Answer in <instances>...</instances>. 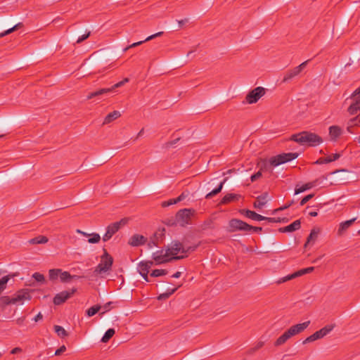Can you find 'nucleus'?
<instances>
[{
    "mask_svg": "<svg viewBox=\"0 0 360 360\" xmlns=\"http://www.w3.org/2000/svg\"><path fill=\"white\" fill-rule=\"evenodd\" d=\"M49 241V239L45 236H38L29 240L30 244H44Z\"/></svg>",
    "mask_w": 360,
    "mask_h": 360,
    "instance_id": "27",
    "label": "nucleus"
},
{
    "mask_svg": "<svg viewBox=\"0 0 360 360\" xmlns=\"http://www.w3.org/2000/svg\"><path fill=\"white\" fill-rule=\"evenodd\" d=\"M131 221V217H127L122 218L120 221L114 222V233L117 232L120 229L128 226L129 222Z\"/></svg>",
    "mask_w": 360,
    "mask_h": 360,
    "instance_id": "16",
    "label": "nucleus"
},
{
    "mask_svg": "<svg viewBox=\"0 0 360 360\" xmlns=\"http://www.w3.org/2000/svg\"><path fill=\"white\" fill-rule=\"evenodd\" d=\"M242 212L245 214V217H247L248 218H250L252 220L262 221L265 219V217H264L261 214H259L254 211H251L249 210H243L242 211Z\"/></svg>",
    "mask_w": 360,
    "mask_h": 360,
    "instance_id": "21",
    "label": "nucleus"
},
{
    "mask_svg": "<svg viewBox=\"0 0 360 360\" xmlns=\"http://www.w3.org/2000/svg\"><path fill=\"white\" fill-rule=\"evenodd\" d=\"M310 324V321H305L302 323L294 325L293 327L295 328V331L297 334L302 333Z\"/></svg>",
    "mask_w": 360,
    "mask_h": 360,
    "instance_id": "29",
    "label": "nucleus"
},
{
    "mask_svg": "<svg viewBox=\"0 0 360 360\" xmlns=\"http://www.w3.org/2000/svg\"><path fill=\"white\" fill-rule=\"evenodd\" d=\"M147 242V238L141 234H134L132 235L129 240L128 245L131 247H139L146 244Z\"/></svg>",
    "mask_w": 360,
    "mask_h": 360,
    "instance_id": "12",
    "label": "nucleus"
},
{
    "mask_svg": "<svg viewBox=\"0 0 360 360\" xmlns=\"http://www.w3.org/2000/svg\"><path fill=\"white\" fill-rule=\"evenodd\" d=\"M356 220V218H352L349 220L342 221L339 224V227L338 229V235L341 236L343 233L353 224V223Z\"/></svg>",
    "mask_w": 360,
    "mask_h": 360,
    "instance_id": "15",
    "label": "nucleus"
},
{
    "mask_svg": "<svg viewBox=\"0 0 360 360\" xmlns=\"http://www.w3.org/2000/svg\"><path fill=\"white\" fill-rule=\"evenodd\" d=\"M176 290V288H174V289H172L169 292H167L165 293H162L158 297V300H166V299L169 298V296L171 295H172Z\"/></svg>",
    "mask_w": 360,
    "mask_h": 360,
    "instance_id": "44",
    "label": "nucleus"
},
{
    "mask_svg": "<svg viewBox=\"0 0 360 360\" xmlns=\"http://www.w3.org/2000/svg\"><path fill=\"white\" fill-rule=\"evenodd\" d=\"M112 120V112H110L105 118L103 124H108V123L111 122Z\"/></svg>",
    "mask_w": 360,
    "mask_h": 360,
    "instance_id": "57",
    "label": "nucleus"
},
{
    "mask_svg": "<svg viewBox=\"0 0 360 360\" xmlns=\"http://www.w3.org/2000/svg\"><path fill=\"white\" fill-rule=\"evenodd\" d=\"M77 232L82 234L83 236H91L88 240V242L89 243H98L101 240V236L98 233H94L92 234H88V233L83 232L80 230H77Z\"/></svg>",
    "mask_w": 360,
    "mask_h": 360,
    "instance_id": "25",
    "label": "nucleus"
},
{
    "mask_svg": "<svg viewBox=\"0 0 360 360\" xmlns=\"http://www.w3.org/2000/svg\"><path fill=\"white\" fill-rule=\"evenodd\" d=\"M197 246H190L185 248L183 244L179 241H173L170 247L167 249V252L169 255L170 260L180 259L187 257L189 251H194Z\"/></svg>",
    "mask_w": 360,
    "mask_h": 360,
    "instance_id": "3",
    "label": "nucleus"
},
{
    "mask_svg": "<svg viewBox=\"0 0 360 360\" xmlns=\"http://www.w3.org/2000/svg\"><path fill=\"white\" fill-rule=\"evenodd\" d=\"M101 309V306L99 305H94L89 309H88L86 311V314L88 316L91 317L94 315H95L96 313L98 312V311Z\"/></svg>",
    "mask_w": 360,
    "mask_h": 360,
    "instance_id": "38",
    "label": "nucleus"
},
{
    "mask_svg": "<svg viewBox=\"0 0 360 360\" xmlns=\"http://www.w3.org/2000/svg\"><path fill=\"white\" fill-rule=\"evenodd\" d=\"M265 94V89L258 86L250 91L245 96V102L248 104L257 103Z\"/></svg>",
    "mask_w": 360,
    "mask_h": 360,
    "instance_id": "8",
    "label": "nucleus"
},
{
    "mask_svg": "<svg viewBox=\"0 0 360 360\" xmlns=\"http://www.w3.org/2000/svg\"><path fill=\"white\" fill-rule=\"evenodd\" d=\"M287 333L289 335L290 338L294 336V335H297V332L295 331V328L292 326H291L290 328H289L287 330H286Z\"/></svg>",
    "mask_w": 360,
    "mask_h": 360,
    "instance_id": "51",
    "label": "nucleus"
},
{
    "mask_svg": "<svg viewBox=\"0 0 360 360\" xmlns=\"http://www.w3.org/2000/svg\"><path fill=\"white\" fill-rule=\"evenodd\" d=\"M290 338L289 335L285 331L283 335H281L275 342L274 345L275 346H280L285 343L288 340H289Z\"/></svg>",
    "mask_w": 360,
    "mask_h": 360,
    "instance_id": "31",
    "label": "nucleus"
},
{
    "mask_svg": "<svg viewBox=\"0 0 360 360\" xmlns=\"http://www.w3.org/2000/svg\"><path fill=\"white\" fill-rule=\"evenodd\" d=\"M122 114L120 111L114 110V120L121 117Z\"/></svg>",
    "mask_w": 360,
    "mask_h": 360,
    "instance_id": "64",
    "label": "nucleus"
},
{
    "mask_svg": "<svg viewBox=\"0 0 360 360\" xmlns=\"http://www.w3.org/2000/svg\"><path fill=\"white\" fill-rule=\"evenodd\" d=\"M153 259L157 264H162L170 261V257L166 250L157 251L153 254Z\"/></svg>",
    "mask_w": 360,
    "mask_h": 360,
    "instance_id": "13",
    "label": "nucleus"
},
{
    "mask_svg": "<svg viewBox=\"0 0 360 360\" xmlns=\"http://www.w3.org/2000/svg\"><path fill=\"white\" fill-rule=\"evenodd\" d=\"M360 124V115H356L355 117L350 119L348 122L347 130L349 131L351 127L358 126Z\"/></svg>",
    "mask_w": 360,
    "mask_h": 360,
    "instance_id": "34",
    "label": "nucleus"
},
{
    "mask_svg": "<svg viewBox=\"0 0 360 360\" xmlns=\"http://www.w3.org/2000/svg\"><path fill=\"white\" fill-rule=\"evenodd\" d=\"M316 340V337L314 336V333L312 335H311L310 336H309L308 338H307L304 341H303V344H307V343H309V342H314Z\"/></svg>",
    "mask_w": 360,
    "mask_h": 360,
    "instance_id": "52",
    "label": "nucleus"
},
{
    "mask_svg": "<svg viewBox=\"0 0 360 360\" xmlns=\"http://www.w3.org/2000/svg\"><path fill=\"white\" fill-rule=\"evenodd\" d=\"M177 202H176V198L174 199H170L167 201H165L162 203V207H167L174 204H176Z\"/></svg>",
    "mask_w": 360,
    "mask_h": 360,
    "instance_id": "50",
    "label": "nucleus"
},
{
    "mask_svg": "<svg viewBox=\"0 0 360 360\" xmlns=\"http://www.w3.org/2000/svg\"><path fill=\"white\" fill-rule=\"evenodd\" d=\"M42 318H43V316H42V314L39 312V314H37V315L34 318V321L35 322H37V321H39L41 320V319H42Z\"/></svg>",
    "mask_w": 360,
    "mask_h": 360,
    "instance_id": "62",
    "label": "nucleus"
},
{
    "mask_svg": "<svg viewBox=\"0 0 360 360\" xmlns=\"http://www.w3.org/2000/svg\"><path fill=\"white\" fill-rule=\"evenodd\" d=\"M112 264V257L108 253L105 249H103V255L101 256L100 263L96 266V271L99 274L105 273L110 269Z\"/></svg>",
    "mask_w": 360,
    "mask_h": 360,
    "instance_id": "7",
    "label": "nucleus"
},
{
    "mask_svg": "<svg viewBox=\"0 0 360 360\" xmlns=\"http://www.w3.org/2000/svg\"><path fill=\"white\" fill-rule=\"evenodd\" d=\"M353 102L351 103L349 107L347 109L348 112L351 115H354L358 113L360 111V98H354L352 99Z\"/></svg>",
    "mask_w": 360,
    "mask_h": 360,
    "instance_id": "18",
    "label": "nucleus"
},
{
    "mask_svg": "<svg viewBox=\"0 0 360 360\" xmlns=\"http://www.w3.org/2000/svg\"><path fill=\"white\" fill-rule=\"evenodd\" d=\"M314 267H313V266L300 269L292 274H289L286 276H284V277L280 278L276 283L278 284H281V283L287 282V281L294 279L297 277L302 276L304 274L311 273L314 271Z\"/></svg>",
    "mask_w": 360,
    "mask_h": 360,
    "instance_id": "10",
    "label": "nucleus"
},
{
    "mask_svg": "<svg viewBox=\"0 0 360 360\" xmlns=\"http://www.w3.org/2000/svg\"><path fill=\"white\" fill-rule=\"evenodd\" d=\"M90 35V32H87L86 34H83L82 36L79 37L77 40V44H79L81 42H82L83 41H84L85 39H86Z\"/></svg>",
    "mask_w": 360,
    "mask_h": 360,
    "instance_id": "53",
    "label": "nucleus"
},
{
    "mask_svg": "<svg viewBox=\"0 0 360 360\" xmlns=\"http://www.w3.org/2000/svg\"><path fill=\"white\" fill-rule=\"evenodd\" d=\"M153 264L152 261H142L138 264L137 271L139 274L148 273Z\"/></svg>",
    "mask_w": 360,
    "mask_h": 360,
    "instance_id": "19",
    "label": "nucleus"
},
{
    "mask_svg": "<svg viewBox=\"0 0 360 360\" xmlns=\"http://www.w3.org/2000/svg\"><path fill=\"white\" fill-rule=\"evenodd\" d=\"M300 226H301L300 220L297 219V220H295V221H293L290 225L286 226L283 228H281L279 229V231L281 232H293L295 231L300 229Z\"/></svg>",
    "mask_w": 360,
    "mask_h": 360,
    "instance_id": "20",
    "label": "nucleus"
},
{
    "mask_svg": "<svg viewBox=\"0 0 360 360\" xmlns=\"http://www.w3.org/2000/svg\"><path fill=\"white\" fill-rule=\"evenodd\" d=\"M356 96H360V87L356 89L350 96V99L354 98Z\"/></svg>",
    "mask_w": 360,
    "mask_h": 360,
    "instance_id": "59",
    "label": "nucleus"
},
{
    "mask_svg": "<svg viewBox=\"0 0 360 360\" xmlns=\"http://www.w3.org/2000/svg\"><path fill=\"white\" fill-rule=\"evenodd\" d=\"M239 198L238 195L233 194V193H229L226 195L221 200L222 204H226L229 202H231L232 201L238 200Z\"/></svg>",
    "mask_w": 360,
    "mask_h": 360,
    "instance_id": "30",
    "label": "nucleus"
},
{
    "mask_svg": "<svg viewBox=\"0 0 360 360\" xmlns=\"http://www.w3.org/2000/svg\"><path fill=\"white\" fill-rule=\"evenodd\" d=\"M309 60H307L303 63H302L298 66L287 70L283 76V82H288L289 80L292 79L295 77L297 76L307 66Z\"/></svg>",
    "mask_w": 360,
    "mask_h": 360,
    "instance_id": "9",
    "label": "nucleus"
},
{
    "mask_svg": "<svg viewBox=\"0 0 360 360\" xmlns=\"http://www.w3.org/2000/svg\"><path fill=\"white\" fill-rule=\"evenodd\" d=\"M16 276H18V274H8L7 276L2 277L0 279V294L6 289V284L10 280V278H13Z\"/></svg>",
    "mask_w": 360,
    "mask_h": 360,
    "instance_id": "23",
    "label": "nucleus"
},
{
    "mask_svg": "<svg viewBox=\"0 0 360 360\" xmlns=\"http://www.w3.org/2000/svg\"><path fill=\"white\" fill-rule=\"evenodd\" d=\"M162 34H163V32H157V33H155V34H152V35H150V36L148 37L145 39V41H150V40H151V39H154V38H155V37H160V36H161Z\"/></svg>",
    "mask_w": 360,
    "mask_h": 360,
    "instance_id": "54",
    "label": "nucleus"
},
{
    "mask_svg": "<svg viewBox=\"0 0 360 360\" xmlns=\"http://www.w3.org/2000/svg\"><path fill=\"white\" fill-rule=\"evenodd\" d=\"M290 140L297 142L300 145H307L309 146H316L323 141L321 136L308 131H303L298 134H292Z\"/></svg>",
    "mask_w": 360,
    "mask_h": 360,
    "instance_id": "2",
    "label": "nucleus"
},
{
    "mask_svg": "<svg viewBox=\"0 0 360 360\" xmlns=\"http://www.w3.org/2000/svg\"><path fill=\"white\" fill-rule=\"evenodd\" d=\"M342 133V129L336 125L329 127V136L332 141H335Z\"/></svg>",
    "mask_w": 360,
    "mask_h": 360,
    "instance_id": "17",
    "label": "nucleus"
},
{
    "mask_svg": "<svg viewBox=\"0 0 360 360\" xmlns=\"http://www.w3.org/2000/svg\"><path fill=\"white\" fill-rule=\"evenodd\" d=\"M112 338V328H109L101 339L102 342H108Z\"/></svg>",
    "mask_w": 360,
    "mask_h": 360,
    "instance_id": "41",
    "label": "nucleus"
},
{
    "mask_svg": "<svg viewBox=\"0 0 360 360\" xmlns=\"http://www.w3.org/2000/svg\"><path fill=\"white\" fill-rule=\"evenodd\" d=\"M266 193L258 196L253 204L254 207L257 209L262 208V207L266 203Z\"/></svg>",
    "mask_w": 360,
    "mask_h": 360,
    "instance_id": "22",
    "label": "nucleus"
},
{
    "mask_svg": "<svg viewBox=\"0 0 360 360\" xmlns=\"http://www.w3.org/2000/svg\"><path fill=\"white\" fill-rule=\"evenodd\" d=\"M117 283H120V285H122L124 283V277L122 275L118 276L117 278Z\"/></svg>",
    "mask_w": 360,
    "mask_h": 360,
    "instance_id": "63",
    "label": "nucleus"
},
{
    "mask_svg": "<svg viewBox=\"0 0 360 360\" xmlns=\"http://www.w3.org/2000/svg\"><path fill=\"white\" fill-rule=\"evenodd\" d=\"M111 91V89L110 88H108V89H101L98 91H94V92H91L90 94H88L87 96V99H91L94 97H97V96H101L104 94H106V93H108Z\"/></svg>",
    "mask_w": 360,
    "mask_h": 360,
    "instance_id": "28",
    "label": "nucleus"
},
{
    "mask_svg": "<svg viewBox=\"0 0 360 360\" xmlns=\"http://www.w3.org/2000/svg\"><path fill=\"white\" fill-rule=\"evenodd\" d=\"M297 153H282L269 158V160H260L257 163L259 171L272 172V168L277 167L281 164H284L297 158Z\"/></svg>",
    "mask_w": 360,
    "mask_h": 360,
    "instance_id": "1",
    "label": "nucleus"
},
{
    "mask_svg": "<svg viewBox=\"0 0 360 360\" xmlns=\"http://www.w3.org/2000/svg\"><path fill=\"white\" fill-rule=\"evenodd\" d=\"M22 22H19L18 24H16L15 26H13V27L0 33V38L7 35V34H11V32L17 30L18 28H20L22 27Z\"/></svg>",
    "mask_w": 360,
    "mask_h": 360,
    "instance_id": "35",
    "label": "nucleus"
},
{
    "mask_svg": "<svg viewBox=\"0 0 360 360\" xmlns=\"http://www.w3.org/2000/svg\"><path fill=\"white\" fill-rule=\"evenodd\" d=\"M61 270L60 269H51L49 270V278L51 280H55L58 278V276H60Z\"/></svg>",
    "mask_w": 360,
    "mask_h": 360,
    "instance_id": "43",
    "label": "nucleus"
},
{
    "mask_svg": "<svg viewBox=\"0 0 360 360\" xmlns=\"http://www.w3.org/2000/svg\"><path fill=\"white\" fill-rule=\"evenodd\" d=\"M54 330L61 338H64L68 335V332L60 326H54Z\"/></svg>",
    "mask_w": 360,
    "mask_h": 360,
    "instance_id": "33",
    "label": "nucleus"
},
{
    "mask_svg": "<svg viewBox=\"0 0 360 360\" xmlns=\"http://www.w3.org/2000/svg\"><path fill=\"white\" fill-rule=\"evenodd\" d=\"M72 278V276L70 275V274L68 271H63L60 273V278L62 282H68L70 281V279Z\"/></svg>",
    "mask_w": 360,
    "mask_h": 360,
    "instance_id": "40",
    "label": "nucleus"
},
{
    "mask_svg": "<svg viewBox=\"0 0 360 360\" xmlns=\"http://www.w3.org/2000/svg\"><path fill=\"white\" fill-rule=\"evenodd\" d=\"M129 81V78H124L123 80L114 84V94H115L117 91H115L116 89L121 87L124 84L127 83Z\"/></svg>",
    "mask_w": 360,
    "mask_h": 360,
    "instance_id": "46",
    "label": "nucleus"
},
{
    "mask_svg": "<svg viewBox=\"0 0 360 360\" xmlns=\"http://www.w3.org/2000/svg\"><path fill=\"white\" fill-rule=\"evenodd\" d=\"M195 214V210L193 209L180 210L176 214V221L181 226H185L191 223V217Z\"/></svg>",
    "mask_w": 360,
    "mask_h": 360,
    "instance_id": "6",
    "label": "nucleus"
},
{
    "mask_svg": "<svg viewBox=\"0 0 360 360\" xmlns=\"http://www.w3.org/2000/svg\"><path fill=\"white\" fill-rule=\"evenodd\" d=\"M226 179H225L224 180V181L221 182L217 188H216L215 189H214L213 191H212L211 192L207 193L206 195V196H205V198L210 199L212 197H213L214 195H215L218 194L219 193H220L221 189H222V188H223V185H224V182L226 181Z\"/></svg>",
    "mask_w": 360,
    "mask_h": 360,
    "instance_id": "32",
    "label": "nucleus"
},
{
    "mask_svg": "<svg viewBox=\"0 0 360 360\" xmlns=\"http://www.w3.org/2000/svg\"><path fill=\"white\" fill-rule=\"evenodd\" d=\"M319 233V229H313L311 231L309 236L307 237V240L306 243L304 244V246L306 247L308 244H309L311 242L314 243L316 241V240L317 239Z\"/></svg>",
    "mask_w": 360,
    "mask_h": 360,
    "instance_id": "26",
    "label": "nucleus"
},
{
    "mask_svg": "<svg viewBox=\"0 0 360 360\" xmlns=\"http://www.w3.org/2000/svg\"><path fill=\"white\" fill-rule=\"evenodd\" d=\"M335 328V324H328L320 329L319 330L316 331L314 335L316 337V340L323 337L326 336L329 334Z\"/></svg>",
    "mask_w": 360,
    "mask_h": 360,
    "instance_id": "14",
    "label": "nucleus"
},
{
    "mask_svg": "<svg viewBox=\"0 0 360 360\" xmlns=\"http://www.w3.org/2000/svg\"><path fill=\"white\" fill-rule=\"evenodd\" d=\"M264 220H266L271 223H278V222L282 221V219L279 217L275 218V217H265V219Z\"/></svg>",
    "mask_w": 360,
    "mask_h": 360,
    "instance_id": "49",
    "label": "nucleus"
},
{
    "mask_svg": "<svg viewBox=\"0 0 360 360\" xmlns=\"http://www.w3.org/2000/svg\"><path fill=\"white\" fill-rule=\"evenodd\" d=\"M32 277L37 281V282H44L45 281V278L43 274L36 272L32 275Z\"/></svg>",
    "mask_w": 360,
    "mask_h": 360,
    "instance_id": "45",
    "label": "nucleus"
},
{
    "mask_svg": "<svg viewBox=\"0 0 360 360\" xmlns=\"http://www.w3.org/2000/svg\"><path fill=\"white\" fill-rule=\"evenodd\" d=\"M22 352V349L20 348V347H15L13 348L11 351V353L12 354H18V353H20Z\"/></svg>",
    "mask_w": 360,
    "mask_h": 360,
    "instance_id": "60",
    "label": "nucleus"
},
{
    "mask_svg": "<svg viewBox=\"0 0 360 360\" xmlns=\"http://www.w3.org/2000/svg\"><path fill=\"white\" fill-rule=\"evenodd\" d=\"M158 236L160 237L162 236V233H155L153 238H150V241L148 243V246L150 248H152L154 246H157L158 243Z\"/></svg>",
    "mask_w": 360,
    "mask_h": 360,
    "instance_id": "36",
    "label": "nucleus"
},
{
    "mask_svg": "<svg viewBox=\"0 0 360 360\" xmlns=\"http://www.w3.org/2000/svg\"><path fill=\"white\" fill-rule=\"evenodd\" d=\"M313 186H314V184L312 183H307L304 185H303L302 186H301L300 188H296L295 190V194L297 195V194L302 193L307 190H309L311 188H312Z\"/></svg>",
    "mask_w": 360,
    "mask_h": 360,
    "instance_id": "37",
    "label": "nucleus"
},
{
    "mask_svg": "<svg viewBox=\"0 0 360 360\" xmlns=\"http://www.w3.org/2000/svg\"><path fill=\"white\" fill-rule=\"evenodd\" d=\"M188 193H186L185 192H183L179 197L176 198V202H179L180 201L184 200L187 196Z\"/></svg>",
    "mask_w": 360,
    "mask_h": 360,
    "instance_id": "55",
    "label": "nucleus"
},
{
    "mask_svg": "<svg viewBox=\"0 0 360 360\" xmlns=\"http://www.w3.org/2000/svg\"><path fill=\"white\" fill-rule=\"evenodd\" d=\"M340 154L335 153V154L329 155L326 158H321L316 161V163H319V164L329 163V162H331L333 161L338 160L340 158Z\"/></svg>",
    "mask_w": 360,
    "mask_h": 360,
    "instance_id": "24",
    "label": "nucleus"
},
{
    "mask_svg": "<svg viewBox=\"0 0 360 360\" xmlns=\"http://www.w3.org/2000/svg\"><path fill=\"white\" fill-rule=\"evenodd\" d=\"M76 290L72 289L70 290L62 291L56 295L53 298V303L56 305H60L68 300L75 292Z\"/></svg>",
    "mask_w": 360,
    "mask_h": 360,
    "instance_id": "11",
    "label": "nucleus"
},
{
    "mask_svg": "<svg viewBox=\"0 0 360 360\" xmlns=\"http://www.w3.org/2000/svg\"><path fill=\"white\" fill-rule=\"evenodd\" d=\"M146 41L143 40V41H138V42H135V43H133L132 44H131L130 46H129L128 47L125 48L124 49V51H127V49H130V48H133V47H136L137 46H139L141 44H142L143 42H145Z\"/></svg>",
    "mask_w": 360,
    "mask_h": 360,
    "instance_id": "58",
    "label": "nucleus"
},
{
    "mask_svg": "<svg viewBox=\"0 0 360 360\" xmlns=\"http://www.w3.org/2000/svg\"><path fill=\"white\" fill-rule=\"evenodd\" d=\"M229 226L230 228V231H236L239 230L245 232H259L262 230V227L252 226L246 222L237 219H231L229 223Z\"/></svg>",
    "mask_w": 360,
    "mask_h": 360,
    "instance_id": "4",
    "label": "nucleus"
},
{
    "mask_svg": "<svg viewBox=\"0 0 360 360\" xmlns=\"http://www.w3.org/2000/svg\"><path fill=\"white\" fill-rule=\"evenodd\" d=\"M66 350V347L65 345H63L61 346L59 349H58L56 352H55V355L56 356H59L62 353H63Z\"/></svg>",
    "mask_w": 360,
    "mask_h": 360,
    "instance_id": "56",
    "label": "nucleus"
},
{
    "mask_svg": "<svg viewBox=\"0 0 360 360\" xmlns=\"http://www.w3.org/2000/svg\"><path fill=\"white\" fill-rule=\"evenodd\" d=\"M112 237V226L111 224L108 225L106 233L103 237V241H108Z\"/></svg>",
    "mask_w": 360,
    "mask_h": 360,
    "instance_id": "39",
    "label": "nucleus"
},
{
    "mask_svg": "<svg viewBox=\"0 0 360 360\" xmlns=\"http://www.w3.org/2000/svg\"><path fill=\"white\" fill-rule=\"evenodd\" d=\"M262 173L261 172V171H258L257 172H256L255 174H254L253 175H252L250 176V180L252 182H254V181H256L257 180H258L259 179H260L262 177Z\"/></svg>",
    "mask_w": 360,
    "mask_h": 360,
    "instance_id": "47",
    "label": "nucleus"
},
{
    "mask_svg": "<svg viewBox=\"0 0 360 360\" xmlns=\"http://www.w3.org/2000/svg\"><path fill=\"white\" fill-rule=\"evenodd\" d=\"M293 203V201H291L290 202L286 204L285 205H284L283 207H280L279 209H278V210H285L287 208H288L290 206H291ZM277 211V210H276Z\"/></svg>",
    "mask_w": 360,
    "mask_h": 360,
    "instance_id": "61",
    "label": "nucleus"
},
{
    "mask_svg": "<svg viewBox=\"0 0 360 360\" xmlns=\"http://www.w3.org/2000/svg\"><path fill=\"white\" fill-rule=\"evenodd\" d=\"M314 197V194H309L306 195L304 198L302 199L300 201V205L303 206L305 205L309 200H311Z\"/></svg>",
    "mask_w": 360,
    "mask_h": 360,
    "instance_id": "48",
    "label": "nucleus"
},
{
    "mask_svg": "<svg viewBox=\"0 0 360 360\" xmlns=\"http://www.w3.org/2000/svg\"><path fill=\"white\" fill-rule=\"evenodd\" d=\"M30 295L27 292L19 291L13 297L2 296L0 297V306L4 308L9 304H15L17 303L22 302L25 300L29 299Z\"/></svg>",
    "mask_w": 360,
    "mask_h": 360,
    "instance_id": "5",
    "label": "nucleus"
},
{
    "mask_svg": "<svg viewBox=\"0 0 360 360\" xmlns=\"http://www.w3.org/2000/svg\"><path fill=\"white\" fill-rule=\"evenodd\" d=\"M167 274V271L165 269H155L150 274V276L153 277H158L161 276L166 275Z\"/></svg>",
    "mask_w": 360,
    "mask_h": 360,
    "instance_id": "42",
    "label": "nucleus"
}]
</instances>
